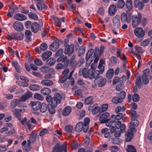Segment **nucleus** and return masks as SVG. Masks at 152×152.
Masks as SVG:
<instances>
[{
    "label": "nucleus",
    "mask_w": 152,
    "mask_h": 152,
    "mask_svg": "<svg viewBox=\"0 0 152 152\" xmlns=\"http://www.w3.org/2000/svg\"><path fill=\"white\" fill-rule=\"evenodd\" d=\"M62 99L61 94L58 93H56L52 97L51 96L46 97V100L48 102H51L54 107H57V105L61 103Z\"/></svg>",
    "instance_id": "nucleus-1"
},
{
    "label": "nucleus",
    "mask_w": 152,
    "mask_h": 152,
    "mask_svg": "<svg viewBox=\"0 0 152 152\" xmlns=\"http://www.w3.org/2000/svg\"><path fill=\"white\" fill-rule=\"evenodd\" d=\"M89 69L90 79H92L93 78L96 79L99 77V74H102L104 71V67H97V69L95 70L96 67H91Z\"/></svg>",
    "instance_id": "nucleus-2"
},
{
    "label": "nucleus",
    "mask_w": 152,
    "mask_h": 152,
    "mask_svg": "<svg viewBox=\"0 0 152 152\" xmlns=\"http://www.w3.org/2000/svg\"><path fill=\"white\" fill-rule=\"evenodd\" d=\"M142 15L140 13L138 12L137 15H133L132 16V25L134 28L141 23Z\"/></svg>",
    "instance_id": "nucleus-3"
},
{
    "label": "nucleus",
    "mask_w": 152,
    "mask_h": 152,
    "mask_svg": "<svg viewBox=\"0 0 152 152\" xmlns=\"http://www.w3.org/2000/svg\"><path fill=\"white\" fill-rule=\"evenodd\" d=\"M136 132V129L134 127L130 128L125 133L126 140L127 142L130 141L134 137L133 132Z\"/></svg>",
    "instance_id": "nucleus-4"
},
{
    "label": "nucleus",
    "mask_w": 152,
    "mask_h": 152,
    "mask_svg": "<svg viewBox=\"0 0 152 152\" xmlns=\"http://www.w3.org/2000/svg\"><path fill=\"white\" fill-rule=\"evenodd\" d=\"M63 151L64 152H67V148L64 144L60 146L59 143H57L54 147L52 152H60Z\"/></svg>",
    "instance_id": "nucleus-5"
},
{
    "label": "nucleus",
    "mask_w": 152,
    "mask_h": 152,
    "mask_svg": "<svg viewBox=\"0 0 152 152\" xmlns=\"http://www.w3.org/2000/svg\"><path fill=\"white\" fill-rule=\"evenodd\" d=\"M134 35L138 38H141L145 35V31L141 27H136L134 30Z\"/></svg>",
    "instance_id": "nucleus-6"
},
{
    "label": "nucleus",
    "mask_w": 152,
    "mask_h": 152,
    "mask_svg": "<svg viewBox=\"0 0 152 152\" xmlns=\"http://www.w3.org/2000/svg\"><path fill=\"white\" fill-rule=\"evenodd\" d=\"M121 19L122 23L127 22L129 23L131 21V16L130 15H127L125 12H123L121 14Z\"/></svg>",
    "instance_id": "nucleus-7"
},
{
    "label": "nucleus",
    "mask_w": 152,
    "mask_h": 152,
    "mask_svg": "<svg viewBox=\"0 0 152 152\" xmlns=\"http://www.w3.org/2000/svg\"><path fill=\"white\" fill-rule=\"evenodd\" d=\"M95 82L98 85L99 87H102L104 85L106 82L105 78H104L102 76H100L94 80Z\"/></svg>",
    "instance_id": "nucleus-8"
},
{
    "label": "nucleus",
    "mask_w": 152,
    "mask_h": 152,
    "mask_svg": "<svg viewBox=\"0 0 152 152\" xmlns=\"http://www.w3.org/2000/svg\"><path fill=\"white\" fill-rule=\"evenodd\" d=\"M113 26L115 28H118L120 26V16L118 15H116L113 18Z\"/></svg>",
    "instance_id": "nucleus-9"
},
{
    "label": "nucleus",
    "mask_w": 152,
    "mask_h": 152,
    "mask_svg": "<svg viewBox=\"0 0 152 152\" xmlns=\"http://www.w3.org/2000/svg\"><path fill=\"white\" fill-rule=\"evenodd\" d=\"M110 116V113L108 112H106L103 114L99 118V120L102 123H105L108 122L109 120L108 119H107Z\"/></svg>",
    "instance_id": "nucleus-10"
},
{
    "label": "nucleus",
    "mask_w": 152,
    "mask_h": 152,
    "mask_svg": "<svg viewBox=\"0 0 152 152\" xmlns=\"http://www.w3.org/2000/svg\"><path fill=\"white\" fill-rule=\"evenodd\" d=\"M74 46L73 45H67L64 51L65 54L68 56L71 55L74 51Z\"/></svg>",
    "instance_id": "nucleus-11"
},
{
    "label": "nucleus",
    "mask_w": 152,
    "mask_h": 152,
    "mask_svg": "<svg viewBox=\"0 0 152 152\" xmlns=\"http://www.w3.org/2000/svg\"><path fill=\"white\" fill-rule=\"evenodd\" d=\"M41 102L39 101H31L30 104L33 110H37L40 108Z\"/></svg>",
    "instance_id": "nucleus-12"
},
{
    "label": "nucleus",
    "mask_w": 152,
    "mask_h": 152,
    "mask_svg": "<svg viewBox=\"0 0 152 152\" xmlns=\"http://www.w3.org/2000/svg\"><path fill=\"white\" fill-rule=\"evenodd\" d=\"M13 26L14 28L17 31L22 30L23 28L22 23L18 21L14 22L13 24Z\"/></svg>",
    "instance_id": "nucleus-13"
},
{
    "label": "nucleus",
    "mask_w": 152,
    "mask_h": 152,
    "mask_svg": "<svg viewBox=\"0 0 152 152\" xmlns=\"http://www.w3.org/2000/svg\"><path fill=\"white\" fill-rule=\"evenodd\" d=\"M72 110L71 107L70 106H66L62 110V115L65 116H67L70 114Z\"/></svg>",
    "instance_id": "nucleus-14"
},
{
    "label": "nucleus",
    "mask_w": 152,
    "mask_h": 152,
    "mask_svg": "<svg viewBox=\"0 0 152 152\" xmlns=\"http://www.w3.org/2000/svg\"><path fill=\"white\" fill-rule=\"evenodd\" d=\"M14 18L15 20L20 21L24 20L27 19L26 16L21 13L16 14L14 16Z\"/></svg>",
    "instance_id": "nucleus-15"
},
{
    "label": "nucleus",
    "mask_w": 152,
    "mask_h": 152,
    "mask_svg": "<svg viewBox=\"0 0 152 152\" xmlns=\"http://www.w3.org/2000/svg\"><path fill=\"white\" fill-rule=\"evenodd\" d=\"M41 26L37 23H33L31 25V30L34 33H37L40 28Z\"/></svg>",
    "instance_id": "nucleus-16"
},
{
    "label": "nucleus",
    "mask_w": 152,
    "mask_h": 152,
    "mask_svg": "<svg viewBox=\"0 0 152 152\" xmlns=\"http://www.w3.org/2000/svg\"><path fill=\"white\" fill-rule=\"evenodd\" d=\"M135 7L137 8L140 10H142L144 6V4L140 0H135L134 2Z\"/></svg>",
    "instance_id": "nucleus-17"
},
{
    "label": "nucleus",
    "mask_w": 152,
    "mask_h": 152,
    "mask_svg": "<svg viewBox=\"0 0 152 152\" xmlns=\"http://www.w3.org/2000/svg\"><path fill=\"white\" fill-rule=\"evenodd\" d=\"M109 120L108 122L106 123V126H111V124H113L115 122L116 119L115 118V115H113L110 118L108 119Z\"/></svg>",
    "instance_id": "nucleus-18"
},
{
    "label": "nucleus",
    "mask_w": 152,
    "mask_h": 152,
    "mask_svg": "<svg viewBox=\"0 0 152 152\" xmlns=\"http://www.w3.org/2000/svg\"><path fill=\"white\" fill-rule=\"evenodd\" d=\"M116 11V6L114 5H111L109 8L108 13L111 16L114 15Z\"/></svg>",
    "instance_id": "nucleus-19"
},
{
    "label": "nucleus",
    "mask_w": 152,
    "mask_h": 152,
    "mask_svg": "<svg viewBox=\"0 0 152 152\" xmlns=\"http://www.w3.org/2000/svg\"><path fill=\"white\" fill-rule=\"evenodd\" d=\"M32 96V94L30 92H27L25 94L22 96L19 99L24 102L27 99L29 98Z\"/></svg>",
    "instance_id": "nucleus-20"
},
{
    "label": "nucleus",
    "mask_w": 152,
    "mask_h": 152,
    "mask_svg": "<svg viewBox=\"0 0 152 152\" xmlns=\"http://www.w3.org/2000/svg\"><path fill=\"white\" fill-rule=\"evenodd\" d=\"M14 37V39L18 40H21L23 39V34L21 32L14 33L12 34Z\"/></svg>",
    "instance_id": "nucleus-21"
},
{
    "label": "nucleus",
    "mask_w": 152,
    "mask_h": 152,
    "mask_svg": "<svg viewBox=\"0 0 152 152\" xmlns=\"http://www.w3.org/2000/svg\"><path fill=\"white\" fill-rule=\"evenodd\" d=\"M37 9L40 11H41L43 9H46L48 6L45 4H44L42 1L37 3Z\"/></svg>",
    "instance_id": "nucleus-22"
},
{
    "label": "nucleus",
    "mask_w": 152,
    "mask_h": 152,
    "mask_svg": "<svg viewBox=\"0 0 152 152\" xmlns=\"http://www.w3.org/2000/svg\"><path fill=\"white\" fill-rule=\"evenodd\" d=\"M41 93L44 95H46V96H51L49 95V94L51 93V90L50 89L48 88H45L42 89L41 90Z\"/></svg>",
    "instance_id": "nucleus-23"
},
{
    "label": "nucleus",
    "mask_w": 152,
    "mask_h": 152,
    "mask_svg": "<svg viewBox=\"0 0 152 152\" xmlns=\"http://www.w3.org/2000/svg\"><path fill=\"white\" fill-rule=\"evenodd\" d=\"M52 55L51 52L47 50L42 55V57L43 60H46Z\"/></svg>",
    "instance_id": "nucleus-24"
},
{
    "label": "nucleus",
    "mask_w": 152,
    "mask_h": 152,
    "mask_svg": "<svg viewBox=\"0 0 152 152\" xmlns=\"http://www.w3.org/2000/svg\"><path fill=\"white\" fill-rule=\"evenodd\" d=\"M48 110L49 113L51 114H53L55 113V108L56 107H54L52 104L50 103L48 104Z\"/></svg>",
    "instance_id": "nucleus-25"
},
{
    "label": "nucleus",
    "mask_w": 152,
    "mask_h": 152,
    "mask_svg": "<svg viewBox=\"0 0 152 152\" xmlns=\"http://www.w3.org/2000/svg\"><path fill=\"white\" fill-rule=\"evenodd\" d=\"M48 107V105L47 106L45 103L42 102V104L41 103L40 108H39L41 112L45 113Z\"/></svg>",
    "instance_id": "nucleus-26"
},
{
    "label": "nucleus",
    "mask_w": 152,
    "mask_h": 152,
    "mask_svg": "<svg viewBox=\"0 0 152 152\" xmlns=\"http://www.w3.org/2000/svg\"><path fill=\"white\" fill-rule=\"evenodd\" d=\"M83 128V123L81 122H79L76 125L75 131L77 132H80L82 131Z\"/></svg>",
    "instance_id": "nucleus-27"
},
{
    "label": "nucleus",
    "mask_w": 152,
    "mask_h": 152,
    "mask_svg": "<svg viewBox=\"0 0 152 152\" xmlns=\"http://www.w3.org/2000/svg\"><path fill=\"white\" fill-rule=\"evenodd\" d=\"M114 74V70L113 69H110L107 72L106 74V77L108 79L112 78Z\"/></svg>",
    "instance_id": "nucleus-28"
},
{
    "label": "nucleus",
    "mask_w": 152,
    "mask_h": 152,
    "mask_svg": "<svg viewBox=\"0 0 152 152\" xmlns=\"http://www.w3.org/2000/svg\"><path fill=\"white\" fill-rule=\"evenodd\" d=\"M58 47L59 44L56 42L52 43L50 46V50L53 51H56Z\"/></svg>",
    "instance_id": "nucleus-29"
},
{
    "label": "nucleus",
    "mask_w": 152,
    "mask_h": 152,
    "mask_svg": "<svg viewBox=\"0 0 152 152\" xmlns=\"http://www.w3.org/2000/svg\"><path fill=\"white\" fill-rule=\"evenodd\" d=\"M142 81L145 85H147L149 82V80L148 78V76L146 74L144 73L142 76Z\"/></svg>",
    "instance_id": "nucleus-30"
},
{
    "label": "nucleus",
    "mask_w": 152,
    "mask_h": 152,
    "mask_svg": "<svg viewBox=\"0 0 152 152\" xmlns=\"http://www.w3.org/2000/svg\"><path fill=\"white\" fill-rule=\"evenodd\" d=\"M137 119H131L132 121L130 122V128L137 127L139 124V121Z\"/></svg>",
    "instance_id": "nucleus-31"
},
{
    "label": "nucleus",
    "mask_w": 152,
    "mask_h": 152,
    "mask_svg": "<svg viewBox=\"0 0 152 152\" xmlns=\"http://www.w3.org/2000/svg\"><path fill=\"white\" fill-rule=\"evenodd\" d=\"M41 82L42 84L46 86H51L53 83L52 81L49 80H43Z\"/></svg>",
    "instance_id": "nucleus-32"
},
{
    "label": "nucleus",
    "mask_w": 152,
    "mask_h": 152,
    "mask_svg": "<svg viewBox=\"0 0 152 152\" xmlns=\"http://www.w3.org/2000/svg\"><path fill=\"white\" fill-rule=\"evenodd\" d=\"M83 75L85 78L89 77L90 78V74L89 72V69L88 70L87 68H84L82 72Z\"/></svg>",
    "instance_id": "nucleus-33"
},
{
    "label": "nucleus",
    "mask_w": 152,
    "mask_h": 152,
    "mask_svg": "<svg viewBox=\"0 0 152 152\" xmlns=\"http://www.w3.org/2000/svg\"><path fill=\"white\" fill-rule=\"evenodd\" d=\"M19 99H15L12 101L10 103V107L12 108H14L16 107L17 106Z\"/></svg>",
    "instance_id": "nucleus-34"
},
{
    "label": "nucleus",
    "mask_w": 152,
    "mask_h": 152,
    "mask_svg": "<svg viewBox=\"0 0 152 152\" xmlns=\"http://www.w3.org/2000/svg\"><path fill=\"white\" fill-rule=\"evenodd\" d=\"M127 152H136L137 151L135 148L132 145H128L126 149Z\"/></svg>",
    "instance_id": "nucleus-35"
},
{
    "label": "nucleus",
    "mask_w": 152,
    "mask_h": 152,
    "mask_svg": "<svg viewBox=\"0 0 152 152\" xmlns=\"http://www.w3.org/2000/svg\"><path fill=\"white\" fill-rule=\"evenodd\" d=\"M13 113L14 114L18 120L21 119V115L20 112L18 111V109H14L13 111Z\"/></svg>",
    "instance_id": "nucleus-36"
},
{
    "label": "nucleus",
    "mask_w": 152,
    "mask_h": 152,
    "mask_svg": "<svg viewBox=\"0 0 152 152\" xmlns=\"http://www.w3.org/2000/svg\"><path fill=\"white\" fill-rule=\"evenodd\" d=\"M126 5L127 8L129 10H131L132 7V0H126Z\"/></svg>",
    "instance_id": "nucleus-37"
},
{
    "label": "nucleus",
    "mask_w": 152,
    "mask_h": 152,
    "mask_svg": "<svg viewBox=\"0 0 152 152\" xmlns=\"http://www.w3.org/2000/svg\"><path fill=\"white\" fill-rule=\"evenodd\" d=\"M92 99V97L91 96L88 97L85 99L84 103L86 104H92L93 103Z\"/></svg>",
    "instance_id": "nucleus-38"
},
{
    "label": "nucleus",
    "mask_w": 152,
    "mask_h": 152,
    "mask_svg": "<svg viewBox=\"0 0 152 152\" xmlns=\"http://www.w3.org/2000/svg\"><path fill=\"white\" fill-rule=\"evenodd\" d=\"M125 2L124 0H118L117 4V7L119 8H122L124 6Z\"/></svg>",
    "instance_id": "nucleus-39"
},
{
    "label": "nucleus",
    "mask_w": 152,
    "mask_h": 152,
    "mask_svg": "<svg viewBox=\"0 0 152 152\" xmlns=\"http://www.w3.org/2000/svg\"><path fill=\"white\" fill-rule=\"evenodd\" d=\"M130 116L131 117V119H137L138 115L137 114L135 111L134 110H131L130 111Z\"/></svg>",
    "instance_id": "nucleus-40"
},
{
    "label": "nucleus",
    "mask_w": 152,
    "mask_h": 152,
    "mask_svg": "<svg viewBox=\"0 0 152 152\" xmlns=\"http://www.w3.org/2000/svg\"><path fill=\"white\" fill-rule=\"evenodd\" d=\"M75 55H73L71 58L69 62V64L71 65L75 66L77 64V62L76 61H75Z\"/></svg>",
    "instance_id": "nucleus-41"
},
{
    "label": "nucleus",
    "mask_w": 152,
    "mask_h": 152,
    "mask_svg": "<svg viewBox=\"0 0 152 152\" xmlns=\"http://www.w3.org/2000/svg\"><path fill=\"white\" fill-rule=\"evenodd\" d=\"M65 131L68 133H71L73 130V128L71 125H67L65 126L64 128Z\"/></svg>",
    "instance_id": "nucleus-42"
},
{
    "label": "nucleus",
    "mask_w": 152,
    "mask_h": 152,
    "mask_svg": "<svg viewBox=\"0 0 152 152\" xmlns=\"http://www.w3.org/2000/svg\"><path fill=\"white\" fill-rule=\"evenodd\" d=\"M32 35V33L31 31L26 30L25 32V35L26 39L28 41L31 38Z\"/></svg>",
    "instance_id": "nucleus-43"
},
{
    "label": "nucleus",
    "mask_w": 152,
    "mask_h": 152,
    "mask_svg": "<svg viewBox=\"0 0 152 152\" xmlns=\"http://www.w3.org/2000/svg\"><path fill=\"white\" fill-rule=\"evenodd\" d=\"M28 15L29 17L35 20H37L38 19L37 15L34 13L31 12L29 13Z\"/></svg>",
    "instance_id": "nucleus-44"
},
{
    "label": "nucleus",
    "mask_w": 152,
    "mask_h": 152,
    "mask_svg": "<svg viewBox=\"0 0 152 152\" xmlns=\"http://www.w3.org/2000/svg\"><path fill=\"white\" fill-rule=\"evenodd\" d=\"M132 99L134 102H137L139 101L140 98L139 95L137 94L134 93L132 95Z\"/></svg>",
    "instance_id": "nucleus-45"
},
{
    "label": "nucleus",
    "mask_w": 152,
    "mask_h": 152,
    "mask_svg": "<svg viewBox=\"0 0 152 152\" xmlns=\"http://www.w3.org/2000/svg\"><path fill=\"white\" fill-rule=\"evenodd\" d=\"M56 61L53 58H50L47 61V64L50 66H52L55 63Z\"/></svg>",
    "instance_id": "nucleus-46"
},
{
    "label": "nucleus",
    "mask_w": 152,
    "mask_h": 152,
    "mask_svg": "<svg viewBox=\"0 0 152 152\" xmlns=\"http://www.w3.org/2000/svg\"><path fill=\"white\" fill-rule=\"evenodd\" d=\"M108 104L107 103H105L103 104L101 106L100 109V112H104L106 111L108 108Z\"/></svg>",
    "instance_id": "nucleus-47"
},
{
    "label": "nucleus",
    "mask_w": 152,
    "mask_h": 152,
    "mask_svg": "<svg viewBox=\"0 0 152 152\" xmlns=\"http://www.w3.org/2000/svg\"><path fill=\"white\" fill-rule=\"evenodd\" d=\"M86 47L85 46H82L80 47L78 50V55L80 56L81 55L84 53L85 51Z\"/></svg>",
    "instance_id": "nucleus-48"
},
{
    "label": "nucleus",
    "mask_w": 152,
    "mask_h": 152,
    "mask_svg": "<svg viewBox=\"0 0 152 152\" xmlns=\"http://www.w3.org/2000/svg\"><path fill=\"white\" fill-rule=\"evenodd\" d=\"M54 20L55 23V25L56 26L61 27V22L59 19L57 17H55Z\"/></svg>",
    "instance_id": "nucleus-49"
},
{
    "label": "nucleus",
    "mask_w": 152,
    "mask_h": 152,
    "mask_svg": "<svg viewBox=\"0 0 152 152\" xmlns=\"http://www.w3.org/2000/svg\"><path fill=\"white\" fill-rule=\"evenodd\" d=\"M112 102L113 103L118 104L119 103H121L122 102V99L117 97H115L113 98Z\"/></svg>",
    "instance_id": "nucleus-50"
},
{
    "label": "nucleus",
    "mask_w": 152,
    "mask_h": 152,
    "mask_svg": "<svg viewBox=\"0 0 152 152\" xmlns=\"http://www.w3.org/2000/svg\"><path fill=\"white\" fill-rule=\"evenodd\" d=\"M124 88V85L123 82L118 84L116 87V89L117 91H119Z\"/></svg>",
    "instance_id": "nucleus-51"
},
{
    "label": "nucleus",
    "mask_w": 152,
    "mask_h": 152,
    "mask_svg": "<svg viewBox=\"0 0 152 152\" xmlns=\"http://www.w3.org/2000/svg\"><path fill=\"white\" fill-rule=\"evenodd\" d=\"M29 89L32 91H37L39 89V86L36 85H33L29 87Z\"/></svg>",
    "instance_id": "nucleus-52"
},
{
    "label": "nucleus",
    "mask_w": 152,
    "mask_h": 152,
    "mask_svg": "<svg viewBox=\"0 0 152 152\" xmlns=\"http://www.w3.org/2000/svg\"><path fill=\"white\" fill-rule=\"evenodd\" d=\"M34 97L35 99L40 100H42L44 99L43 97L41 94L38 93L34 94Z\"/></svg>",
    "instance_id": "nucleus-53"
},
{
    "label": "nucleus",
    "mask_w": 152,
    "mask_h": 152,
    "mask_svg": "<svg viewBox=\"0 0 152 152\" xmlns=\"http://www.w3.org/2000/svg\"><path fill=\"white\" fill-rule=\"evenodd\" d=\"M121 140L118 137H115L113 138L112 140V142L114 144H119L121 142Z\"/></svg>",
    "instance_id": "nucleus-54"
},
{
    "label": "nucleus",
    "mask_w": 152,
    "mask_h": 152,
    "mask_svg": "<svg viewBox=\"0 0 152 152\" xmlns=\"http://www.w3.org/2000/svg\"><path fill=\"white\" fill-rule=\"evenodd\" d=\"M70 78V77H68L67 76H63L61 78L59 79V81L61 83H63Z\"/></svg>",
    "instance_id": "nucleus-55"
},
{
    "label": "nucleus",
    "mask_w": 152,
    "mask_h": 152,
    "mask_svg": "<svg viewBox=\"0 0 152 152\" xmlns=\"http://www.w3.org/2000/svg\"><path fill=\"white\" fill-rule=\"evenodd\" d=\"M34 61L35 64L37 66H40L43 64L42 61L39 58L35 59Z\"/></svg>",
    "instance_id": "nucleus-56"
},
{
    "label": "nucleus",
    "mask_w": 152,
    "mask_h": 152,
    "mask_svg": "<svg viewBox=\"0 0 152 152\" xmlns=\"http://www.w3.org/2000/svg\"><path fill=\"white\" fill-rule=\"evenodd\" d=\"M62 62L64 63V65L67 66L69 63V61L66 56H64L62 59Z\"/></svg>",
    "instance_id": "nucleus-57"
},
{
    "label": "nucleus",
    "mask_w": 152,
    "mask_h": 152,
    "mask_svg": "<svg viewBox=\"0 0 152 152\" xmlns=\"http://www.w3.org/2000/svg\"><path fill=\"white\" fill-rule=\"evenodd\" d=\"M99 111H100V107L98 106L95 107L93 109L92 112V113L93 115H95L97 114Z\"/></svg>",
    "instance_id": "nucleus-58"
},
{
    "label": "nucleus",
    "mask_w": 152,
    "mask_h": 152,
    "mask_svg": "<svg viewBox=\"0 0 152 152\" xmlns=\"http://www.w3.org/2000/svg\"><path fill=\"white\" fill-rule=\"evenodd\" d=\"M23 101L19 99V101L18 102V107H26V104L22 102Z\"/></svg>",
    "instance_id": "nucleus-59"
},
{
    "label": "nucleus",
    "mask_w": 152,
    "mask_h": 152,
    "mask_svg": "<svg viewBox=\"0 0 152 152\" xmlns=\"http://www.w3.org/2000/svg\"><path fill=\"white\" fill-rule=\"evenodd\" d=\"M150 42V41L148 39H146L142 41L140 45L142 46H147Z\"/></svg>",
    "instance_id": "nucleus-60"
},
{
    "label": "nucleus",
    "mask_w": 152,
    "mask_h": 152,
    "mask_svg": "<svg viewBox=\"0 0 152 152\" xmlns=\"http://www.w3.org/2000/svg\"><path fill=\"white\" fill-rule=\"evenodd\" d=\"M50 69V67H41L40 69L41 71L43 73H47Z\"/></svg>",
    "instance_id": "nucleus-61"
},
{
    "label": "nucleus",
    "mask_w": 152,
    "mask_h": 152,
    "mask_svg": "<svg viewBox=\"0 0 152 152\" xmlns=\"http://www.w3.org/2000/svg\"><path fill=\"white\" fill-rule=\"evenodd\" d=\"M110 60L111 62L113 64L112 65L115 66L117 61V59L116 58L115 56H112L110 58Z\"/></svg>",
    "instance_id": "nucleus-62"
},
{
    "label": "nucleus",
    "mask_w": 152,
    "mask_h": 152,
    "mask_svg": "<svg viewBox=\"0 0 152 152\" xmlns=\"http://www.w3.org/2000/svg\"><path fill=\"white\" fill-rule=\"evenodd\" d=\"M141 83V77H138L136 79V84L138 88L140 86V84Z\"/></svg>",
    "instance_id": "nucleus-63"
},
{
    "label": "nucleus",
    "mask_w": 152,
    "mask_h": 152,
    "mask_svg": "<svg viewBox=\"0 0 152 152\" xmlns=\"http://www.w3.org/2000/svg\"><path fill=\"white\" fill-rule=\"evenodd\" d=\"M113 125L115 126L117 129H120V126H121L122 124L121 121H117L115 122V123L113 124Z\"/></svg>",
    "instance_id": "nucleus-64"
}]
</instances>
